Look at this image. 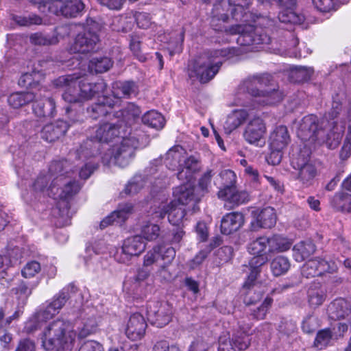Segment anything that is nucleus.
<instances>
[{"label":"nucleus","instance_id":"680f3d73","mask_svg":"<svg viewBox=\"0 0 351 351\" xmlns=\"http://www.w3.org/2000/svg\"><path fill=\"white\" fill-rule=\"evenodd\" d=\"M52 180L49 173L47 175H40L34 182V189L37 191H43Z\"/></svg>","mask_w":351,"mask_h":351},{"label":"nucleus","instance_id":"c9c22d12","mask_svg":"<svg viewBox=\"0 0 351 351\" xmlns=\"http://www.w3.org/2000/svg\"><path fill=\"white\" fill-rule=\"evenodd\" d=\"M330 204L337 211L351 213V194L346 192L336 193L330 199Z\"/></svg>","mask_w":351,"mask_h":351},{"label":"nucleus","instance_id":"f03ea898","mask_svg":"<svg viewBox=\"0 0 351 351\" xmlns=\"http://www.w3.org/2000/svg\"><path fill=\"white\" fill-rule=\"evenodd\" d=\"M345 132V124L339 120L328 121L326 119L319 120L313 114L303 117L297 130L302 141H311L319 145H325L333 149L340 144Z\"/></svg>","mask_w":351,"mask_h":351},{"label":"nucleus","instance_id":"4d7b16f0","mask_svg":"<svg viewBox=\"0 0 351 351\" xmlns=\"http://www.w3.org/2000/svg\"><path fill=\"white\" fill-rule=\"evenodd\" d=\"M130 47L133 54L141 62H145L146 57L141 52V40L138 36L132 35L130 36Z\"/></svg>","mask_w":351,"mask_h":351},{"label":"nucleus","instance_id":"6ab92c4d","mask_svg":"<svg viewBox=\"0 0 351 351\" xmlns=\"http://www.w3.org/2000/svg\"><path fill=\"white\" fill-rule=\"evenodd\" d=\"M117 106H118V101H114L111 96H103L98 99L97 103L88 108L87 111L93 119L107 116L111 117L114 113L113 109ZM110 119L112 121V119Z\"/></svg>","mask_w":351,"mask_h":351},{"label":"nucleus","instance_id":"e2e57ef3","mask_svg":"<svg viewBox=\"0 0 351 351\" xmlns=\"http://www.w3.org/2000/svg\"><path fill=\"white\" fill-rule=\"evenodd\" d=\"M8 104L13 109H19L22 106V95L20 92L12 93L8 99Z\"/></svg>","mask_w":351,"mask_h":351},{"label":"nucleus","instance_id":"423d86ee","mask_svg":"<svg viewBox=\"0 0 351 351\" xmlns=\"http://www.w3.org/2000/svg\"><path fill=\"white\" fill-rule=\"evenodd\" d=\"M230 49L224 48L204 53L194 62L190 69V77H196L202 83L210 81L218 73L223 62L230 57Z\"/></svg>","mask_w":351,"mask_h":351},{"label":"nucleus","instance_id":"0eeeda50","mask_svg":"<svg viewBox=\"0 0 351 351\" xmlns=\"http://www.w3.org/2000/svg\"><path fill=\"white\" fill-rule=\"evenodd\" d=\"M221 186L217 193V197L224 202V206L233 209L250 200V195L246 190L237 187V177L230 169H223L219 173Z\"/></svg>","mask_w":351,"mask_h":351},{"label":"nucleus","instance_id":"e433bc0d","mask_svg":"<svg viewBox=\"0 0 351 351\" xmlns=\"http://www.w3.org/2000/svg\"><path fill=\"white\" fill-rule=\"evenodd\" d=\"M315 251V245L311 241H301L293 246V256L297 262H302Z\"/></svg>","mask_w":351,"mask_h":351},{"label":"nucleus","instance_id":"473e14b6","mask_svg":"<svg viewBox=\"0 0 351 351\" xmlns=\"http://www.w3.org/2000/svg\"><path fill=\"white\" fill-rule=\"evenodd\" d=\"M137 92V86L134 82L132 81H117L112 84V98L114 101H118L119 104V99L125 97H130L132 95H135Z\"/></svg>","mask_w":351,"mask_h":351},{"label":"nucleus","instance_id":"2f4dec72","mask_svg":"<svg viewBox=\"0 0 351 351\" xmlns=\"http://www.w3.org/2000/svg\"><path fill=\"white\" fill-rule=\"evenodd\" d=\"M244 223V216L239 212L226 214L221 219V231L223 234H230L237 231Z\"/></svg>","mask_w":351,"mask_h":351},{"label":"nucleus","instance_id":"f257e3e1","mask_svg":"<svg viewBox=\"0 0 351 351\" xmlns=\"http://www.w3.org/2000/svg\"><path fill=\"white\" fill-rule=\"evenodd\" d=\"M126 130L117 121L106 122L101 124L95 131L96 140L87 139L76 149V156L81 158V154L85 158L97 156L101 143H109L115 138H122L120 143L114 144L108 149L101 156L104 165H112L124 167L128 165L134 158L135 150L138 146V141L134 136L125 137Z\"/></svg>","mask_w":351,"mask_h":351},{"label":"nucleus","instance_id":"4468645a","mask_svg":"<svg viewBox=\"0 0 351 351\" xmlns=\"http://www.w3.org/2000/svg\"><path fill=\"white\" fill-rule=\"evenodd\" d=\"M99 36L90 29L86 28L83 32L79 33L70 47L71 53H88L96 49L99 43Z\"/></svg>","mask_w":351,"mask_h":351},{"label":"nucleus","instance_id":"69168bd1","mask_svg":"<svg viewBox=\"0 0 351 351\" xmlns=\"http://www.w3.org/2000/svg\"><path fill=\"white\" fill-rule=\"evenodd\" d=\"M208 344L202 339H196L189 346L187 351H208Z\"/></svg>","mask_w":351,"mask_h":351},{"label":"nucleus","instance_id":"4c0bfd02","mask_svg":"<svg viewBox=\"0 0 351 351\" xmlns=\"http://www.w3.org/2000/svg\"><path fill=\"white\" fill-rule=\"evenodd\" d=\"M55 108V101L50 97L34 101L32 104V109L38 117L52 116Z\"/></svg>","mask_w":351,"mask_h":351},{"label":"nucleus","instance_id":"6e6552de","mask_svg":"<svg viewBox=\"0 0 351 351\" xmlns=\"http://www.w3.org/2000/svg\"><path fill=\"white\" fill-rule=\"evenodd\" d=\"M268 246L267 237H261L251 241L247 245V250L255 255L249 261L250 274L244 283V287L250 289L255 286V281L262 270V267L267 262V257L262 253Z\"/></svg>","mask_w":351,"mask_h":351},{"label":"nucleus","instance_id":"052dcab7","mask_svg":"<svg viewBox=\"0 0 351 351\" xmlns=\"http://www.w3.org/2000/svg\"><path fill=\"white\" fill-rule=\"evenodd\" d=\"M29 40L32 44L35 45H47L52 44V40L44 36L41 33L32 34Z\"/></svg>","mask_w":351,"mask_h":351},{"label":"nucleus","instance_id":"bb28decb","mask_svg":"<svg viewBox=\"0 0 351 351\" xmlns=\"http://www.w3.org/2000/svg\"><path fill=\"white\" fill-rule=\"evenodd\" d=\"M275 210L270 206L263 208L256 215V219L251 222V229L254 231L259 228H271L276 223Z\"/></svg>","mask_w":351,"mask_h":351},{"label":"nucleus","instance_id":"338daca9","mask_svg":"<svg viewBox=\"0 0 351 351\" xmlns=\"http://www.w3.org/2000/svg\"><path fill=\"white\" fill-rule=\"evenodd\" d=\"M136 23L139 27L146 29L149 27L151 21L147 13L141 12L136 16Z\"/></svg>","mask_w":351,"mask_h":351},{"label":"nucleus","instance_id":"ea45409f","mask_svg":"<svg viewBox=\"0 0 351 351\" xmlns=\"http://www.w3.org/2000/svg\"><path fill=\"white\" fill-rule=\"evenodd\" d=\"M73 156L75 157L78 160H82L84 162L82 167H80V170L79 171V176L82 179H87L90 177V176L93 173L95 169L97 167V163L91 160L92 158H94L95 156L88 157L85 158L82 154L81 158L76 156V150L74 152H71L69 154V160L71 159Z\"/></svg>","mask_w":351,"mask_h":351},{"label":"nucleus","instance_id":"6e6d98bb","mask_svg":"<svg viewBox=\"0 0 351 351\" xmlns=\"http://www.w3.org/2000/svg\"><path fill=\"white\" fill-rule=\"evenodd\" d=\"M160 251V258L164 261V264L169 265L176 256V250L173 247L166 245H157Z\"/></svg>","mask_w":351,"mask_h":351},{"label":"nucleus","instance_id":"4be33fe9","mask_svg":"<svg viewBox=\"0 0 351 351\" xmlns=\"http://www.w3.org/2000/svg\"><path fill=\"white\" fill-rule=\"evenodd\" d=\"M328 317L332 320L351 319V304L344 298H337L327 308Z\"/></svg>","mask_w":351,"mask_h":351},{"label":"nucleus","instance_id":"c756f323","mask_svg":"<svg viewBox=\"0 0 351 351\" xmlns=\"http://www.w3.org/2000/svg\"><path fill=\"white\" fill-rule=\"evenodd\" d=\"M140 114V108L133 103H128L122 110L114 112L112 117L117 119L127 131L128 125H130Z\"/></svg>","mask_w":351,"mask_h":351},{"label":"nucleus","instance_id":"09e8293b","mask_svg":"<svg viewBox=\"0 0 351 351\" xmlns=\"http://www.w3.org/2000/svg\"><path fill=\"white\" fill-rule=\"evenodd\" d=\"M141 237L145 240L152 241L156 240L160 235V227L157 224L149 221L142 226L141 230Z\"/></svg>","mask_w":351,"mask_h":351},{"label":"nucleus","instance_id":"a18cd8bd","mask_svg":"<svg viewBox=\"0 0 351 351\" xmlns=\"http://www.w3.org/2000/svg\"><path fill=\"white\" fill-rule=\"evenodd\" d=\"M177 197V203L184 206L189 204L191 202L195 201L194 189L189 188L186 185H182L180 188L174 191Z\"/></svg>","mask_w":351,"mask_h":351},{"label":"nucleus","instance_id":"5701e85b","mask_svg":"<svg viewBox=\"0 0 351 351\" xmlns=\"http://www.w3.org/2000/svg\"><path fill=\"white\" fill-rule=\"evenodd\" d=\"M41 267L39 262L36 261H28L23 267V278H32L31 281L23 280V295H30L32 291L38 285V278L36 276L40 271Z\"/></svg>","mask_w":351,"mask_h":351},{"label":"nucleus","instance_id":"cd10ccee","mask_svg":"<svg viewBox=\"0 0 351 351\" xmlns=\"http://www.w3.org/2000/svg\"><path fill=\"white\" fill-rule=\"evenodd\" d=\"M69 127L66 121L58 120L45 125L41 131V137L47 142H54L65 134Z\"/></svg>","mask_w":351,"mask_h":351},{"label":"nucleus","instance_id":"dca6fc26","mask_svg":"<svg viewBox=\"0 0 351 351\" xmlns=\"http://www.w3.org/2000/svg\"><path fill=\"white\" fill-rule=\"evenodd\" d=\"M265 132L266 127L263 119L256 117L247 125L243 137L250 144L262 147L265 145L263 136Z\"/></svg>","mask_w":351,"mask_h":351},{"label":"nucleus","instance_id":"774afa93","mask_svg":"<svg viewBox=\"0 0 351 351\" xmlns=\"http://www.w3.org/2000/svg\"><path fill=\"white\" fill-rule=\"evenodd\" d=\"M232 343V339L223 340L222 338L219 339V351H236Z\"/></svg>","mask_w":351,"mask_h":351},{"label":"nucleus","instance_id":"9b49d317","mask_svg":"<svg viewBox=\"0 0 351 351\" xmlns=\"http://www.w3.org/2000/svg\"><path fill=\"white\" fill-rule=\"evenodd\" d=\"M146 248V243L140 235L128 237L123 241L120 250L114 255L115 259L124 264H128L134 256H138Z\"/></svg>","mask_w":351,"mask_h":351},{"label":"nucleus","instance_id":"de8ad7c7","mask_svg":"<svg viewBox=\"0 0 351 351\" xmlns=\"http://www.w3.org/2000/svg\"><path fill=\"white\" fill-rule=\"evenodd\" d=\"M113 64L112 60L108 57L94 58L89 63V68L96 73H104L109 70Z\"/></svg>","mask_w":351,"mask_h":351},{"label":"nucleus","instance_id":"f704fd0d","mask_svg":"<svg viewBox=\"0 0 351 351\" xmlns=\"http://www.w3.org/2000/svg\"><path fill=\"white\" fill-rule=\"evenodd\" d=\"M199 169L198 159L191 156L184 160L183 168L178 172L177 177L183 182H189L192 179L193 174L199 171Z\"/></svg>","mask_w":351,"mask_h":351},{"label":"nucleus","instance_id":"0e129e2a","mask_svg":"<svg viewBox=\"0 0 351 351\" xmlns=\"http://www.w3.org/2000/svg\"><path fill=\"white\" fill-rule=\"evenodd\" d=\"M79 351H104V348L97 341H87L81 346Z\"/></svg>","mask_w":351,"mask_h":351},{"label":"nucleus","instance_id":"a211bd4d","mask_svg":"<svg viewBox=\"0 0 351 351\" xmlns=\"http://www.w3.org/2000/svg\"><path fill=\"white\" fill-rule=\"evenodd\" d=\"M168 214V220L173 226H178L182 221L186 213L184 208L178 204L176 200L169 204H162L156 211L155 217L163 219Z\"/></svg>","mask_w":351,"mask_h":351},{"label":"nucleus","instance_id":"c03bdc74","mask_svg":"<svg viewBox=\"0 0 351 351\" xmlns=\"http://www.w3.org/2000/svg\"><path fill=\"white\" fill-rule=\"evenodd\" d=\"M289 259L283 256L275 257L270 263L271 272L275 276H279L286 274L290 268Z\"/></svg>","mask_w":351,"mask_h":351},{"label":"nucleus","instance_id":"58836bf2","mask_svg":"<svg viewBox=\"0 0 351 351\" xmlns=\"http://www.w3.org/2000/svg\"><path fill=\"white\" fill-rule=\"evenodd\" d=\"M77 287L73 283L69 284L64 287L57 295H56L49 304L55 310L59 313L60 310L64 306L69 298L70 293H75Z\"/></svg>","mask_w":351,"mask_h":351},{"label":"nucleus","instance_id":"8fccbe9b","mask_svg":"<svg viewBox=\"0 0 351 351\" xmlns=\"http://www.w3.org/2000/svg\"><path fill=\"white\" fill-rule=\"evenodd\" d=\"M97 327V321L95 316L91 315L83 319V326L79 332V337L84 338L88 335L95 332Z\"/></svg>","mask_w":351,"mask_h":351},{"label":"nucleus","instance_id":"f8f14e48","mask_svg":"<svg viewBox=\"0 0 351 351\" xmlns=\"http://www.w3.org/2000/svg\"><path fill=\"white\" fill-rule=\"evenodd\" d=\"M79 165L73 166L67 159L53 160L49 165L48 171L50 178H53L49 186V190L53 192L56 185L59 186V182L71 178L75 171L74 168Z\"/></svg>","mask_w":351,"mask_h":351},{"label":"nucleus","instance_id":"bf43d9fd","mask_svg":"<svg viewBox=\"0 0 351 351\" xmlns=\"http://www.w3.org/2000/svg\"><path fill=\"white\" fill-rule=\"evenodd\" d=\"M143 180L141 176H136L130 181L125 189V193L132 195L138 193L143 188Z\"/></svg>","mask_w":351,"mask_h":351},{"label":"nucleus","instance_id":"393cba45","mask_svg":"<svg viewBox=\"0 0 351 351\" xmlns=\"http://www.w3.org/2000/svg\"><path fill=\"white\" fill-rule=\"evenodd\" d=\"M132 211L133 206L132 204L126 203L119 205L117 210L112 212L101 221L100 228L103 229L109 225H121L128 219Z\"/></svg>","mask_w":351,"mask_h":351},{"label":"nucleus","instance_id":"20e7f679","mask_svg":"<svg viewBox=\"0 0 351 351\" xmlns=\"http://www.w3.org/2000/svg\"><path fill=\"white\" fill-rule=\"evenodd\" d=\"M228 19V16L225 14H221L220 18L213 16L211 18L210 25L215 31H224L227 34L230 35L238 34L237 43L241 46L269 44L271 38L265 29L252 25H235L226 28L224 23Z\"/></svg>","mask_w":351,"mask_h":351},{"label":"nucleus","instance_id":"7c9ffc66","mask_svg":"<svg viewBox=\"0 0 351 351\" xmlns=\"http://www.w3.org/2000/svg\"><path fill=\"white\" fill-rule=\"evenodd\" d=\"M261 90V93L257 103L262 106H271L280 102L283 99V93L278 89V86L274 84L271 77V84Z\"/></svg>","mask_w":351,"mask_h":351},{"label":"nucleus","instance_id":"37998d69","mask_svg":"<svg viewBox=\"0 0 351 351\" xmlns=\"http://www.w3.org/2000/svg\"><path fill=\"white\" fill-rule=\"evenodd\" d=\"M143 123L157 130L162 129L165 125V118L155 110H150L146 112L142 117Z\"/></svg>","mask_w":351,"mask_h":351},{"label":"nucleus","instance_id":"2eb2a0df","mask_svg":"<svg viewBox=\"0 0 351 351\" xmlns=\"http://www.w3.org/2000/svg\"><path fill=\"white\" fill-rule=\"evenodd\" d=\"M337 269L333 262H328L321 258H315L308 261L302 268V274L307 278L319 276L324 273H332Z\"/></svg>","mask_w":351,"mask_h":351},{"label":"nucleus","instance_id":"412c9836","mask_svg":"<svg viewBox=\"0 0 351 351\" xmlns=\"http://www.w3.org/2000/svg\"><path fill=\"white\" fill-rule=\"evenodd\" d=\"M58 314L56 310L47 302L25 323V329L27 332H32L40 328L43 322L51 319Z\"/></svg>","mask_w":351,"mask_h":351},{"label":"nucleus","instance_id":"49530a36","mask_svg":"<svg viewBox=\"0 0 351 351\" xmlns=\"http://www.w3.org/2000/svg\"><path fill=\"white\" fill-rule=\"evenodd\" d=\"M278 19L283 23L301 24L304 21L302 14L295 13L293 8H284L278 14Z\"/></svg>","mask_w":351,"mask_h":351},{"label":"nucleus","instance_id":"9d476101","mask_svg":"<svg viewBox=\"0 0 351 351\" xmlns=\"http://www.w3.org/2000/svg\"><path fill=\"white\" fill-rule=\"evenodd\" d=\"M32 4H38V9L45 12L47 8L49 12L66 17H76L82 12L84 5L81 0H28Z\"/></svg>","mask_w":351,"mask_h":351},{"label":"nucleus","instance_id":"c85d7f7f","mask_svg":"<svg viewBox=\"0 0 351 351\" xmlns=\"http://www.w3.org/2000/svg\"><path fill=\"white\" fill-rule=\"evenodd\" d=\"M80 189V184L75 180L69 178L62 182H59V186L56 185L53 192V198H60L62 200L68 199L77 194Z\"/></svg>","mask_w":351,"mask_h":351},{"label":"nucleus","instance_id":"79ce46f5","mask_svg":"<svg viewBox=\"0 0 351 351\" xmlns=\"http://www.w3.org/2000/svg\"><path fill=\"white\" fill-rule=\"evenodd\" d=\"M326 293L319 284L311 286L308 291V300L311 306L318 307L325 301Z\"/></svg>","mask_w":351,"mask_h":351},{"label":"nucleus","instance_id":"603ef678","mask_svg":"<svg viewBox=\"0 0 351 351\" xmlns=\"http://www.w3.org/2000/svg\"><path fill=\"white\" fill-rule=\"evenodd\" d=\"M332 337V332L330 328H325L317 333L314 345L315 347L322 349L327 346Z\"/></svg>","mask_w":351,"mask_h":351},{"label":"nucleus","instance_id":"1a4fd4ad","mask_svg":"<svg viewBox=\"0 0 351 351\" xmlns=\"http://www.w3.org/2000/svg\"><path fill=\"white\" fill-rule=\"evenodd\" d=\"M291 165L298 171V180L302 184L309 186L317 176V169L311 160V151L304 147L292 154Z\"/></svg>","mask_w":351,"mask_h":351},{"label":"nucleus","instance_id":"864d4df0","mask_svg":"<svg viewBox=\"0 0 351 351\" xmlns=\"http://www.w3.org/2000/svg\"><path fill=\"white\" fill-rule=\"evenodd\" d=\"M315 7L322 12H330L337 10V0H313Z\"/></svg>","mask_w":351,"mask_h":351},{"label":"nucleus","instance_id":"3c124183","mask_svg":"<svg viewBox=\"0 0 351 351\" xmlns=\"http://www.w3.org/2000/svg\"><path fill=\"white\" fill-rule=\"evenodd\" d=\"M273 300L271 298H266L263 303L258 307L250 309V315L256 320L264 319L271 306Z\"/></svg>","mask_w":351,"mask_h":351},{"label":"nucleus","instance_id":"a878e982","mask_svg":"<svg viewBox=\"0 0 351 351\" xmlns=\"http://www.w3.org/2000/svg\"><path fill=\"white\" fill-rule=\"evenodd\" d=\"M238 330L235 331L232 337V343L236 348V351H241L247 349L250 343L249 332L251 329L250 324H245L243 318L237 322Z\"/></svg>","mask_w":351,"mask_h":351},{"label":"nucleus","instance_id":"a19ab883","mask_svg":"<svg viewBox=\"0 0 351 351\" xmlns=\"http://www.w3.org/2000/svg\"><path fill=\"white\" fill-rule=\"evenodd\" d=\"M267 239L269 253L285 252L291 246V243L287 238L280 235H274Z\"/></svg>","mask_w":351,"mask_h":351},{"label":"nucleus","instance_id":"aec40b11","mask_svg":"<svg viewBox=\"0 0 351 351\" xmlns=\"http://www.w3.org/2000/svg\"><path fill=\"white\" fill-rule=\"evenodd\" d=\"M147 326V322L141 314L134 313L126 323L125 333L132 341L139 340L143 337Z\"/></svg>","mask_w":351,"mask_h":351},{"label":"nucleus","instance_id":"b1692460","mask_svg":"<svg viewBox=\"0 0 351 351\" xmlns=\"http://www.w3.org/2000/svg\"><path fill=\"white\" fill-rule=\"evenodd\" d=\"M291 137L286 126H276L270 133L269 145L270 149L283 151L290 143Z\"/></svg>","mask_w":351,"mask_h":351},{"label":"nucleus","instance_id":"f3484780","mask_svg":"<svg viewBox=\"0 0 351 351\" xmlns=\"http://www.w3.org/2000/svg\"><path fill=\"white\" fill-rule=\"evenodd\" d=\"M271 82V75L269 74H263L261 75H254L245 80L239 86V90L242 92H247L249 95L255 98L257 102L263 87L268 86Z\"/></svg>","mask_w":351,"mask_h":351},{"label":"nucleus","instance_id":"72a5a7b5","mask_svg":"<svg viewBox=\"0 0 351 351\" xmlns=\"http://www.w3.org/2000/svg\"><path fill=\"white\" fill-rule=\"evenodd\" d=\"M247 116L248 114L246 110L243 109L232 111L227 117L223 125L226 132L227 134L231 133L247 119Z\"/></svg>","mask_w":351,"mask_h":351},{"label":"nucleus","instance_id":"5fc2aeb1","mask_svg":"<svg viewBox=\"0 0 351 351\" xmlns=\"http://www.w3.org/2000/svg\"><path fill=\"white\" fill-rule=\"evenodd\" d=\"M216 172L214 169H207L200 176L198 180V186L204 192L208 191V188L211 186V182Z\"/></svg>","mask_w":351,"mask_h":351},{"label":"nucleus","instance_id":"39448f33","mask_svg":"<svg viewBox=\"0 0 351 351\" xmlns=\"http://www.w3.org/2000/svg\"><path fill=\"white\" fill-rule=\"evenodd\" d=\"M75 337L76 332L72 324L58 319L45 327L41 335L42 345L46 350L71 351Z\"/></svg>","mask_w":351,"mask_h":351},{"label":"nucleus","instance_id":"7ed1b4c3","mask_svg":"<svg viewBox=\"0 0 351 351\" xmlns=\"http://www.w3.org/2000/svg\"><path fill=\"white\" fill-rule=\"evenodd\" d=\"M79 76L76 74L59 77L55 84L64 88L62 98L69 103L81 102L92 99L96 95L103 93L106 84L103 80L91 83L86 78L77 82Z\"/></svg>","mask_w":351,"mask_h":351},{"label":"nucleus","instance_id":"13d9d810","mask_svg":"<svg viewBox=\"0 0 351 351\" xmlns=\"http://www.w3.org/2000/svg\"><path fill=\"white\" fill-rule=\"evenodd\" d=\"M157 246L153 247L151 250L148 251L143 258V265L145 267L151 266L154 263L158 262L160 259V251Z\"/></svg>","mask_w":351,"mask_h":351},{"label":"nucleus","instance_id":"ddd939ff","mask_svg":"<svg viewBox=\"0 0 351 351\" xmlns=\"http://www.w3.org/2000/svg\"><path fill=\"white\" fill-rule=\"evenodd\" d=\"M147 313L152 324L162 328L171 320L173 308L167 302H154L148 304Z\"/></svg>","mask_w":351,"mask_h":351}]
</instances>
